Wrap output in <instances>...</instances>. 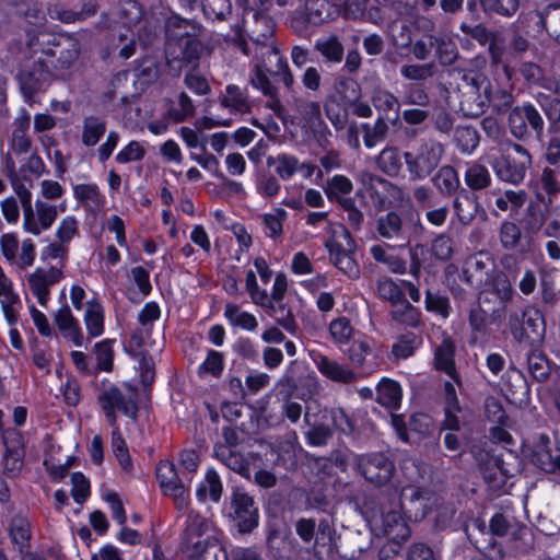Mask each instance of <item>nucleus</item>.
Returning a JSON list of instances; mask_svg holds the SVG:
<instances>
[{"mask_svg":"<svg viewBox=\"0 0 560 560\" xmlns=\"http://www.w3.org/2000/svg\"><path fill=\"white\" fill-rule=\"evenodd\" d=\"M455 85L450 98L454 107L465 117L476 118L482 115L490 102V83L487 77L474 70L455 68Z\"/></svg>","mask_w":560,"mask_h":560,"instance_id":"nucleus-1","label":"nucleus"},{"mask_svg":"<svg viewBox=\"0 0 560 560\" xmlns=\"http://www.w3.org/2000/svg\"><path fill=\"white\" fill-rule=\"evenodd\" d=\"M42 37L49 36L42 35ZM37 44L42 46L45 44L50 45L47 48H42V54L45 58L37 60V74H46L44 79L63 77L65 71L77 61L80 54L79 43L69 36H61L58 39L54 36L52 40L42 39L39 42L37 39Z\"/></svg>","mask_w":560,"mask_h":560,"instance_id":"nucleus-2","label":"nucleus"},{"mask_svg":"<svg viewBox=\"0 0 560 560\" xmlns=\"http://www.w3.org/2000/svg\"><path fill=\"white\" fill-rule=\"evenodd\" d=\"M444 145L434 139H422L417 148L405 151L402 158L409 179L417 182L431 176L440 165Z\"/></svg>","mask_w":560,"mask_h":560,"instance_id":"nucleus-3","label":"nucleus"},{"mask_svg":"<svg viewBox=\"0 0 560 560\" xmlns=\"http://www.w3.org/2000/svg\"><path fill=\"white\" fill-rule=\"evenodd\" d=\"M532 162V155L526 148L509 142L501 154L494 159L492 168L500 180L520 185L525 179Z\"/></svg>","mask_w":560,"mask_h":560,"instance_id":"nucleus-4","label":"nucleus"},{"mask_svg":"<svg viewBox=\"0 0 560 560\" xmlns=\"http://www.w3.org/2000/svg\"><path fill=\"white\" fill-rule=\"evenodd\" d=\"M510 133L520 141L528 140L532 133L540 138L545 130V120L538 107L530 102L513 106L508 114Z\"/></svg>","mask_w":560,"mask_h":560,"instance_id":"nucleus-5","label":"nucleus"},{"mask_svg":"<svg viewBox=\"0 0 560 560\" xmlns=\"http://www.w3.org/2000/svg\"><path fill=\"white\" fill-rule=\"evenodd\" d=\"M509 328L518 343L534 345L544 339L545 320L538 311H515L509 315Z\"/></svg>","mask_w":560,"mask_h":560,"instance_id":"nucleus-6","label":"nucleus"},{"mask_svg":"<svg viewBox=\"0 0 560 560\" xmlns=\"http://www.w3.org/2000/svg\"><path fill=\"white\" fill-rule=\"evenodd\" d=\"M96 399L112 427L117 425L116 411H120L131 419L137 417L138 407L135 400L127 397L113 384L102 382Z\"/></svg>","mask_w":560,"mask_h":560,"instance_id":"nucleus-7","label":"nucleus"},{"mask_svg":"<svg viewBox=\"0 0 560 560\" xmlns=\"http://www.w3.org/2000/svg\"><path fill=\"white\" fill-rule=\"evenodd\" d=\"M354 463L358 472L377 488L386 486L395 472L393 460L382 452L357 455Z\"/></svg>","mask_w":560,"mask_h":560,"instance_id":"nucleus-8","label":"nucleus"},{"mask_svg":"<svg viewBox=\"0 0 560 560\" xmlns=\"http://www.w3.org/2000/svg\"><path fill=\"white\" fill-rule=\"evenodd\" d=\"M332 10L328 0H306L303 8L289 16V25L296 34H304L310 26H319L331 19Z\"/></svg>","mask_w":560,"mask_h":560,"instance_id":"nucleus-9","label":"nucleus"},{"mask_svg":"<svg viewBox=\"0 0 560 560\" xmlns=\"http://www.w3.org/2000/svg\"><path fill=\"white\" fill-rule=\"evenodd\" d=\"M230 517L241 534L252 533L259 523V511L255 500L241 488L233 490L231 495Z\"/></svg>","mask_w":560,"mask_h":560,"instance_id":"nucleus-10","label":"nucleus"},{"mask_svg":"<svg viewBox=\"0 0 560 560\" xmlns=\"http://www.w3.org/2000/svg\"><path fill=\"white\" fill-rule=\"evenodd\" d=\"M34 176V167L31 164H27L22 165L11 178L13 190L19 197L23 209V229L30 233H35V217L32 207V189Z\"/></svg>","mask_w":560,"mask_h":560,"instance_id":"nucleus-11","label":"nucleus"},{"mask_svg":"<svg viewBox=\"0 0 560 560\" xmlns=\"http://www.w3.org/2000/svg\"><path fill=\"white\" fill-rule=\"evenodd\" d=\"M375 230L381 238L394 242L395 247H402L409 244L412 228L400 213L390 210L376 218Z\"/></svg>","mask_w":560,"mask_h":560,"instance_id":"nucleus-12","label":"nucleus"},{"mask_svg":"<svg viewBox=\"0 0 560 560\" xmlns=\"http://www.w3.org/2000/svg\"><path fill=\"white\" fill-rule=\"evenodd\" d=\"M202 33V26L195 20L184 19L172 13L165 21L166 54L174 55L176 46L187 39L197 38Z\"/></svg>","mask_w":560,"mask_h":560,"instance_id":"nucleus-13","label":"nucleus"},{"mask_svg":"<svg viewBox=\"0 0 560 560\" xmlns=\"http://www.w3.org/2000/svg\"><path fill=\"white\" fill-rule=\"evenodd\" d=\"M342 236L346 240V246L335 240H328L325 243V247L329 252L330 261L349 278L355 279L360 276L359 265L352 257L355 243L350 232L346 229L342 231Z\"/></svg>","mask_w":560,"mask_h":560,"instance_id":"nucleus-14","label":"nucleus"},{"mask_svg":"<svg viewBox=\"0 0 560 560\" xmlns=\"http://www.w3.org/2000/svg\"><path fill=\"white\" fill-rule=\"evenodd\" d=\"M0 249L4 258L19 269L31 267L35 259V249L32 238H25L19 247V241L12 233L2 234Z\"/></svg>","mask_w":560,"mask_h":560,"instance_id":"nucleus-15","label":"nucleus"},{"mask_svg":"<svg viewBox=\"0 0 560 560\" xmlns=\"http://www.w3.org/2000/svg\"><path fill=\"white\" fill-rule=\"evenodd\" d=\"M433 494L416 486L404 488L400 497V508L405 515L413 522L423 520L432 509Z\"/></svg>","mask_w":560,"mask_h":560,"instance_id":"nucleus-16","label":"nucleus"},{"mask_svg":"<svg viewBox=\"0 0 560 560\" xmlns=\"http://www.w3.org/2000/svg\"><path fill=\"white\" fill-rule=\"evenodd\" d=\"M494 270V261L488 252L469 256L463 268V280L476 288L486 284Z\"/></svg>","mask_w":560,"mask_h":560,"instance_id":"nucleus-17","label":"nucleus"},{"mask_svg":"<svg viewBox=\"0 0 560 560\" xmlns=\"http://www.w3.org/2000/svg\"><path fill=\"white\" fill-rule=\"evenodd\" d=\"M202 48L203 46L199 37L187 39L176 46V52L174 55L166 54L167 65L176 74L180 73L184 65L190 66L194 70L199 65Z\"/></svg>","mask_w":560,"mask_h":560,"instance_id":"nucleus-18","label":"nucleus"},{"mask_svg":"<svg viewBox=\"0 0 560 560\" xmlns=\"http://www.w3.org/2000/svg\"><path fill=\"white\" fill-rule=\"evenodd\" d=\"M209 528L210 523L207 518L199 514H190L183 536V548L191 553L203 548L205 545H208L209 540H215L210 536L201 539V537L209 532Z\"/></svg>","mask_w":560,"mask_h":560,"instance_id":"nucleus-19","label":"nucleus"},{"mask_svg":"<svg viewBox=\"0 0 560 560\" xmlns=\"http://www.w3.org/2000/svg\"><path fill=\"white\" fill-rule=\"evenodd\" d=\"M347 357L354 369L362 375L374 373L380 366L378 355L366 340H354L347 350Z\"/></svg>","mask_w":560,"mask_h":560,"instance_id":"nucleus-20","label":"nucleus"},{"mask_svg":"<svg viewBox=\"0 0 560 560\" xmlns=\"http://www.w3.org/2000/svg\"><path fill=\"white\" fill-rule=\"evenodd\" d=\"M2 443L5 448L4 467L14 475L23 466L24 444L21 432L13 428L5 429L2 432Z\"/></svg>","mask_w":560,"mask_h":560,"instance_id":"nucleus-21","label":"nucleus"},{"mask_svg":"<svg viewBox=\"0 0 560 560\" xmlns=\"http://www.w3.org/2000/svg\"><path fill=\"white\" fill-rule=\"evenodd\" d=\"M453 209L459 223L469 225L478 214L486 218V211L478 198L466 189H460L453 199Z\"/></svg>","mask_w":560,"mask_h":560,"instance_id":"nucleus-22","label":"nucleus"},{"mask_svg":"<svg viewBox=\"0 0 560 560\" xmlns=\"http://www.w3.org/2000/svg\"><path fill=\"white\" fill-rule=\"evenodd\" d=\"M259 67L262 68L265 73L268 72L275 78H278V80L283 83L288 92H293L294 75L278 49H269L265 54L262 65Z\"/></svg>","mask_w":560,"mask_h":560,"instance_id":"nucleus-23","label":"nucleus"},{"mask_svg":"<svg viewBox=\"0 0 560 560\" xmlns=\"http://www.w3.org/2000/svg\"><path fill=\"white\" fill-rule=\"evenodd\" d=\"M455 343L450 337H444L434 352V366L439 371L446 373L454 382L462 386V381L455 369Z\"/></svg>","mask_w":560,"mask_h":560,"instance_id":"nucleus-24","label":"nucleus"},{"mask_svg":"<svg viewBox=\"0 0 560 560\" xmlns=\"http://www.w3.org/2000/svg\"><path fill=\"white\" fill-rule=\"evenodd\" d=\"M315 363L318 371L334 382L351 384L358 380V374L352 369L326 355H318Z\"/></svg>","mask_w":560,"mask_h":560,"instance_id":"nucleus-25","label":"nucleus"},{"mask_svg":"<svg viewBox=\"0 0 560 560\" xmlns=\"http://www.w3.org/2000/svg\"><path fill=\"white\" fill-rule=\"evenodd\" d=\"M498 237L504 250H517L521 254L529 250V245L523 243V231L516 222L503 221L499 226Z\"/></svg>","mask_w":560,"mask_h":560,"instance_id":"nucleus-26","label":"nucleus"},{"mask_svg":"<svg viewBox=\"0 0 560 560\" xmlns=\"http://www.w3.org/2000/svg\"><path fill=\"white\" fill-rule=\"evenodd\" d=\"M44 466L52 479H62L67 475L68 469L71 467L74 457L68 456L66 462H62L60 458L56 457L55 454L59 453L60 447H55V445L51 443V436L49 434H47L44 439Z\"/></svg>","mask_w":560,"mask_h":560,"instance_id":"nucleus-27","label":"nucleus"},{"mask_svg":"<svg viewBox=\"0 0 560 560\" xmlns=\"http://www.w3.org/2000/svg\"><path fill=\"white\" fill-rule=\"evenodd\" d=\"M371 102L378 114L377 118H383L386 121H394L398 118L400 103L392 92L380 88L375 89Z\"/></svg>","mask_w":560,"mask_h":560,"instance_id":"nucleus-28","label":"nucleus"},{"mask_svg":"<svg viewBox=\"0 0 560 560\" xmlns=\"http://www.w3.org/2000/svg\"><path fill=\"white\" fill-rule=\"evenodd\" d=\"M434 188L443 197H454L459 191L460 180L457 171L452 165L441 166L431 177Z\"/></svg>","mask_w":560,"mask_h":560,"instance_id":"nucleus-29","label":"nucleus"},{"mask_svg":"<svg viewBox=\"0 0 560 560\" xmlns=\"http://www.w3.org/2000/svg\"><path fill=\"white\" fill-rule=\"evenodd\" d=\"M314 49L320 55L323 61L328 65H339L345 58L343 43L336 34L317 39Z\"/></svg>","mask_w":560,"mask_h":560,"instance_id":"nucleus-30","label":"nucleus"},{"mask_svg":"<svg viewBox=\"0 0 560 560\" xmlns=\"http://www.w3.org/2000/svg\"><path fill=\"white\" fill-rule=\"evenodd\" d=\"M10 535L13 544L22 555V560H35L30 550L31 527L26 518L16 516L11 521Z\"/></svg>","mask_w":560,"mask_h":560,"instance_id":"nucleus-31","label":"nucleus"},{"mask_svg":"<svg viewBox=\"0 0 560 560\" xmlns=\"http://www.w3.org/2000/svg\"><path fill=\"white\" fill-rule=\"evenodd\" d=\"M156 478L165 494L179 495L185 492L182 479L178 477L175 465L168 460H162L156 467Z\"/></svg>","mask_w":560,"mask_h":560,"instance_id":"nucleus-32","label":"nucleus"},{"mask_svg":"<svg viewBox=\"0 0 560 560\" xmlns=\"http://www.w3.org/2000/svg\"><path fill=\"white\" fill-rule=\"evenodd\" d=\"M213 456L231 470L249 478V462L240 451L213 446Z\"/></svg>","mask_w":560,"mask_h":560,"instance_id":"nucleus-33","label":"nucleus"},{"mask_svg":"<svg viewBox=\"0 0 560 560\" xmlns=\"http://www.w3.org/2000/svg\"><path fill=\"white\" fill-rule=\"evenodd\" d=\"M0 302L2 311L9 323L15 320L18 306L20 305L19 295L13 291L12 281L0 267Z\"/></svg>","mask_w":560,"mask_h":560,"instance_id":"nucleus-34","label":"nucleus"},{"mask_svg":"<svg viewBox=\"0 0 560 560\" xmlns=\"http://www.w3.org/2000/svg\"><path fill=\"white\" fill-rule=\"evenodd\" d=\"M55 322L66 338L70 339L77 347L83 346V334L69 306L66 305L57 312Z\"/></svg>","mask_w":560,"mask_h":560,"instance_id":"nucleus-35","label":"nucleus"},{"mask_svg":"<svg viewBox=\"0 0 560 560\" xmlns=\"http://www.w3.org/2000/svg\"><path fill=\"white\" fill-rule=\"evenodd\" d=\"M250 83L254 88L260 90L266 96L270 97L268 107L278 116L281 117L284 108L277 97V88L271 83L270 79L264 72L262 68L256 67L254 75L250 78Z\"/></svg>","mask_w":560,"mask_h":560,"instance_id":"nucleus-36","label":"nucleus"},{"mask_svg":"<svg viewBox=\"0 0 560 560\" xmlns=\"http://www.w3.org/2000/svg\"><path fill=\"white\" fill-rule=\"evenodd\" d=\"M161 315L160 307L156 303L150 302L144 305V307L141 310L139 314V323L141 324L142 328L136 330L130 338V346L132 348L140 349L145 345V335H148L149 331V325L156 320Z\"/></svg>","mask_w":560,"mask_h":560,"instance_id":"nucleus-37","label":"nucleus"},{"mask_svg":"<svg viewBox=\"0 0 560 560\" xmlns=\"http://www.w3.org/2000/svg\"><path fill=\"white\" fill-rule=\"evenodd\" d=\"M464 180L471 191L487 189L492 184V177L488 167L479 162L467 164Z\"/></svg>","mask_w":560,"mask_h":560,"instance_id":"nucleus-38","label":"nucleus"},{"mask_svg":"<svg viewBox=\"0 0 560 560\" xmlns=\"http://www.w3.org/2000/svg\"><path fill=\"white\" fill-rule=\"evenodd\" d=\"M377 397L376 400L382 406L388 409H398L401 402V387L400 385L388 378H383L376 388Z\"/></svg>","mask_w":560,"mask_h":560,"instance_id":"nucleus-39","label":"nucleus"},{"mask_svg":"<svg viewBox=\"0 0 560 560\" xmlns=\"http://www.w3.org/2000/svg\"><path fill=\"white\" fill-rule=\"evenodd\" d=\"M383 526L385 533L396 541H406L411 535L409 526L398 510H392L384 514Z\"/></svg>","mask_w":560,"mask_h":560,"instance_id":"nucleus-40","label":"nucleus"},{"mask_svg":"<svg viewBox=\"0 0 560 560\" xmlns=\"http://www.w3.org/2000/svg\"><path fill=\"white\" fill-rule=\"evenodd\" d=\"M493 290L500 299V306L491 312L490 317L492 322H497L505 316V303L513 299L514 289L506 276H498L493 282Z\"/></svg>","mask_w":560,"mask_h":560,"instance_id":"nucleus-41","label":"nucleus"},{"mask_svg":"<svg viewBox=\"0 0 560 560\" xmlns=\"http://www.w3.org/2000/svg\"><path fill=\"white\" fill-rule=\"evenodd\" d=\"M106 132V121L98 116H86L82 125V143L86 147H94Z\"/></svg>","mask_w":560,"mask_h":560,"instance_id":"nucleus-42","label":"nucleus"},{"mask_svg":"<svg viewBox=\"0 0 560 560\" xmlns=\"http://www.w3.org/2000/svg\"><path fill=\"white\" fill-rule=\"evenodd\" d=\"M84 323L89 334V339L98 337L104 331V313L102 305L96 301H90L86 304Z\"/></svg>","mask_w":560,"mask_h":560,"instance_id":"nucleus-43","label":"nucleus"},{"mask_svg":"<svg viewBox=\"0 0 560 560\" xmlns=\"http://www.w3.org/2000/svg\"><path fill=\"white\" fill-rule=\"evenodd\" d=\"M112 45L118 50V56L129 59L136 52V35L127 27H119L112 34Z\"/></svg>","mask_w":560,"mask_h":560,"instance_id":"nucleus-44","label":"nucleus"},{"mask_svg":"<svg viewBox=\"0 0 560 560\" xmlns=\"http://www.w3.org/2000/svg\"><path fill=\"white\" fill-rule=\"evenodd\" d=\"M223 486L218 472L214 469H209L205 476V481L198 487L196 494L200 501H206L207 497L213 502L221 500Z\"/></svg>","mask_w":560,"mask_h":560,"instance_id":"nucleus-45","label":"nucleus"},{"mask_svg":"<svg viewBox=\"0 0 560 560\" xmlns=\"http://www.w3.org/2000/svg\"><path fill=\"white\" fill-rule=\"evenodd\" d=\"M532 463L549 474H560V453L552 454L546 445H538L532 455Z\"/></svg>","mask_w":560,"mask_h":560,"instance_id":"nucleus-46","label":"nucleus"},{"mask_svg":"<svg viewBox=\"0 0 560 560\" xmlns=\"http://www.w3.org/2000/svg\"><path fill=\"white\" fill-rule=\"evenodd\" d=\"M390 316L409 327H417L420 324V313L405 298L392 306Z\"/></svg>","mask_w":560,"mask_h":560,"instance_id":"nucleus-47","label":"nucleus"},{"mask_svg":"<svg viewBox=\"0 0 560 560\" xmlns=\"http://www.w3.org/2000/svg\"><path fill=\"white\" fill-rule=\"evenodd\" d=\"M389 127L388 121L377 118L374 124L364 122L361 125L364 145L369 149L384 141L387 137Z\"/></svg>","mask_w":560,"mask_h":560,"instance_id":"nucleus-48","label":"nucleus"},{"mask_svg":"<svg viewBox=\"0 0 560 560\" xmlns=\"http://www.w3.org/2000/svg\"><path fill=\"white\" fill-rule=\"evenodd\" d=\"M49 15L52 19H58L65 23H73L77 21H84L89 16L96 13V7L93 3H85L80 11H73L62 7L55 5L48 9Z\"/></svg>","mask_w":560,"mask_h":560,"instance_id":"nucleus-49","label":"nucleus"},{"mask_svg":"<svg viewBox=\"0 0 560 560\" xmlns=\"http://www.w3.org/2000/svg\"><path fill=\"white\" fill-rule=\"evenodd\" d=\"M528 372L539 383L546 382L551 373L550 362L541 351H530L527 355Z\"/></svg>","mask_w":560,"mask_h":560,"instance_id":"nucleus-50","label":"nucleus"},{"mask_svg":"<svg viewBox=\"0 0 560 560\" xmlns=\"http://www.w3.org/2000/svg\"><path fill=\"white\" fill-rule=\"evenodd\" d=\"M377 167L388 176H397L401 170V161L396 147H386L376 156Z\"/></svg>","mask_w":560,"mask_h":560,"instance_id":"nucleus-51","label":"nucleus"},{"mask_svg":"<svg viewBox=\"0 0 560 560\" xmlns=\"http://www.w3.org/2000/svg\"><path fill=\"white\" fill-rule=\"evenodd\" d=\"M221 104L234 112L247 113L250 110L247 95L240 86L234 84L226 86V94L222 97Z\"/></svg>","mask_w":560,"mask_h":560,"instance_id":"nucleus-52","label":"nucleus"},{"mask_svg":"<svg viewBox=\"0 0 560 560\" xmlns=\"http://www.w3.org/2000/svg\"><path fill=\"white\" fill-rule=\"evenodd\" d=\"M485 13L512 18L521 5V0H479Z\"/></svg>","mask_w":560,"mask_h":560,"instance_id":"nucleus-53","label":"nucleus"},{"mask_svg":"<svg viewBox=\"0 0 560 560\" xmlns=\"http://www.w3.org/2000/svg\"><path fill=\"white\" fill-rule=\"evenodd\" d=\"M266 163L269 167L276 166V173L284 180L291 178L299 170V160L293 155L268 156Z\"/></svg>","mask_w":560,"mask_h":560,"instance_id":"nucleus-54","label":"nucleus"},{"mask_svg":"<svg viewBox=\"0 0 560 560\" xmlns=\"http://www.w3.org/2000/svg\"><path fill=\"white\" fill-rule=\"evenodd\" d=\"M224 315L233 326L242 327L246 330H255L258 326L255 316L241 311L236 304H226Z\"/></svg>","mask_w":560,"mask_h":560,"instance_id":"nucleus-55","label":"nucleus"},{"mask_svg":"<svg viewBox=\"0 0 560 560\" xmlns=\"http://www.w3.org/2000/svg\"><path fill=\"white\" fill-rule=\"evenodd\" d=\"M454 140L462 152L470 153L479 143V135L474 127L458 126L454 132Z\"/></svg>","mask_w":560,"mask_h":560,"instance_id":"nucleus-56","label":"nucleus"},{"mask_svg":"<svg viewBox=\"0 0 560 560\" xmlns=\"http://www.w3.org/2000/svg\"><path fill=\"white\" fill-rule=\"evenodd\" d=\"M547 214L539 205L529 203L524 215V229L528 235L537 234L546 224Z\"/></svg>","mask_w":560,"mask_h":560,"instance_id":"nucleus-57","label":"nucleus"},{"mask_svg":"<svg viewBox=\"0 0 560 560\" xmlns=\"http://www.w3.org/2000/svg\"><path fill=\"white\" fill-rule=\"evenodd\" d=\"M435 56L441 66L447 67L454 65L459 52L455 43L446 37H436V45H434Z\"/></svg>","mask_w":560,"mask_h":560,"instance_id":"nucleus-58","label":"nucleus"},{"mask_svg":"<svg viewBox=\"0 0 560 560\" xmlns=\"http://www.w3.org/2000/svg\"><path fill=\"white\" fill-rule=\"evenodd\" d=\"M61 277L58 267L52 266L48 271L37 269V300L40 304H45L48 298V287L57 282Z\"/></svg>","mask_w":560,"mask_h":560,"instance_id":"nucleus-59","label":"nucleus"},{"mask_svg":"<svg viewBox=\"0 0 560 560\" xmlns=\"http://www.w3.org/2000/svg\"><path fill=\"white\" fill-rule=\"evenodd\" d=\"M436 72L433 62L428 63H409L400 67L402 78L411 81H425L432 78Z\"/></svg>","mask_w":560,"mask_h":560,"instance_id":"nucleus-60","label":"nucleus"},{"mask_svg":"<svg viewBox=\"0 0 560 560\" xmlns=\"http://www.w3.org/2000/svg\"><path fill=\"white\" fill-rule=\"evenodd\" d=\"M421 338L413 332L401 335L397 342L392 347V353L397 359H407L411 357L415 350L420 346Z\"/></svg>","mask_w":560,"mask_h":560,"instance_id":"nucleus-61","label":"nucleus"},{"mask_svg":"<svg viewBox=\"0 0 560 560\" xmlns=\"http://www.w3.org/2000/svg\"><path fill=\"white\" fill-rule=\"evenodd\" d=\"M203 14L211 20L224 21L232 13L231 0H201Z\"/></svg>","mask_w":560,"mask_h":560,"instance_id":"nucleus-62","label":"nucleus"},{"mask_svg":"<svg viewBox=\"0 0 560 560\" xmlns=\"http://www.w3.org/2000/svg\"><path fill=\"white\" fill-rule=\"evenodd\" d=\"M335 90L346 106L348 103L361 98V88L352 79L345 77L337 79L335 81Z\"/></svg>","mask_w":560,"mask_h":560,"instance_id":"nucleus-63","label":"nucleus"},{"mask_svg":"<svg viewBox=\"0 0 560 560\" xmlns=\"http://www.w3.org/2000/svg\"><path fill=\"white\" fill-rule=\"evenodd\" d=\"M353 189L352 182L345 175H335L327 180L325 194L330 201L350 194Z\"/></svg>","mask_w":560,"mask_h":560,"instance_id":"nucleus-64","label":"nucleus"}]
</instances>
